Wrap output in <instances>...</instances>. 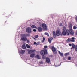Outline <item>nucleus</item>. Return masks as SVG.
Returning a JSON list of instances; mask_svg holds the SVG:
<instances>
[{
    "mask_svg": "<svg viewBox=\"0 0 77 77\" xmlns=\"http://www.w3.org/2000/svg\"><path fill=\"white\" fill-rule=\"evenodd\" d=\"M43 40L44 41H45V38L44 37H43Z\"/></svg>",
    "mask_w": 77,
    "mask_h": 77,
    "instance_id": "ea45409f",
    "label": "nucleus"
},
{
    "mask_svg": "<svg viewBox=\"0 0 77 77\" xmlns=\"http://www.w3.org/2000/svg\"><path fill=\"white\" fill-rule=\"evenodd\" d=\"M69 53H66L65 54V56H68V55H69Z\"/></svg>",
    "mask_w": 77,
    "mask_h": 77,
    "instance_id": "bb28decb",
    "label": "nucleus"
},
{
    "mask_svg": "<svg viewBox=\"0 0 77 77\" xmlns=\"http://www.w3.org/2000/svg\"><path fill=\"white\" fill-rule=\"evenodd\" d=\"M35 56V53H32L30 54V57L32 58H33Z\"/></svg>",
    "mask_w": 77,
    "mask_h": 77,
    "instance_id": "f8f14e48",
    "label": "nucleus"
},
{
    "mask_svg": "<svg viewBox=\"0 0 77 77\" xmlns=\"http://www.w3.org/2000/svg\"><path fill=\"white\" fill-rule=\"evenodd\" d=\"M42 26L44 30H47V25L45 23H43L42 24Z\"/></svg>",
    "mask_w": 77,
    "mask_h": 77,
    "instance_id": "39448f33",
    "label": "nucleus"
},
{
    "mask_svg": "<svg viewBox=\"0 0 77 77\" xmlns=\"http://www.w3.org/2000/svg\"><path fill=\"white\" fill-rule=\"evenodd\" d=\"M31 27L32 29H37V28H36V26L35 25H32L31 26Z\"/></svg>",
    "mask_w": 77,
    "mask_h": 77,
    "instance_id": "a211bd4d",
    "label": "nucleus"
},
{
    "mask_svg": "<svg viewBox=\"0 0 77 77\" xmlns=\"http://www.w3.org/2000/svg\"><path fill=\"white\" fill-rule=\"evenodd\" d=\"M71 39L72 40H70V41H71V42H74V39H75V38H74V37H72L71 38Z\"/></svg>",
    "mask_w": 77,
    "mask_h": 77,
    "instance_id": "412c9836",
    "label": "nucleus"
},
{
    "mask_svg": "<svg viewBox=\"0 0 77 77\" xmlns=\"http://www.w3.org/2000/svg\"><path fill=\"white\" fill-rule=\"evenodd\" d=\"M39 42H38L36 43V45L37 46V45H39Z\"/></svg>",
    "mask_w": 77,
    "mask_h": 77,
    "instance_id": "e433bc0d",
    "label": "nucleus"
},
{
    "mask_svg": "<svg viewBox=\"0 0 77 77\" xmlns=\"http://www.w3.org/2000/svg\"><path fill=\"white\" fill-rule=\"evenodd\" d=\"M66 34V31H63L62 33L61 32V36H62V35L63 36H65Z\"/></svg>",
    "mask_w": 77,
    "mask_h": 77,
    "instance_id": "9d476101",
    "label": "nucleus"
},
{
    "mask_svg": "<svg viewBox=\"0 0 77 77\" xmlns=\"http://www.w3.org/2000/svg\"><path fill=\"white\" fill-rule=\"evenodd\" d=\"M44 42V40H43L42 41V42Z\"/></svg>",
    "mask_w": 77,
    "mask_h": 77,
    "instance_id": "49530a36",
    "label": "nucleus"
},
{
    "mask_svg": "<svg viewBox=\"0 0 77 77\" xmlns=\"http://www.w3.org/2000/svg\"><path fill=\"white\" fill-rule=\"evenodd\" d=\"M34 37H35V38H38V35H35V36H34Z\"/></svg>",
    "mask_w": 77,
    "mask_h": 77,
    "instance_id": "473e14b6",
    "label": "nucleus"
},
{
    "mask_svg": "<svg viewBox=\"0 0 77 77\" xmlns=\"http://www.w3.org/2000/svg\"><path fill=\"white\" fill-rule=\"evenodd\" d=\"M0 62L1 63H3V61H2V60L0 61Z\"/></svg>",
    "mask_w": 77,
    "mask_h": 77,
    "instance_id": "c03bdc74",
    "label": "nucleus"
},
{
    "mask_svg": "<svg viewBox=\"0 0 77 77\" xmlns=\"http://www.w3.org/2000/svg\"><path fill=\"white\" fill-rule=\"evenodd\" d=\"M59 26L60 27H62V23H60Z\"/></svg>",
    "mask_w": 77,
    "mask_h": 77,
    "instance_id": "c9c22d12",
    "label": "nucleus"
},
{
    "mask_svg": "<svg viewBox=\"0 0 77 77\" xmlns=\"http://www.w3.org/2000/svg\"><path fill=\"white\" fill-rule=\"evenodd\" d=\"M51 49L54 54H57V51H56V48H55L54 46H52V47Z\"/></svg>",
    "mask_w": 77,
    "mask_h": 77,
    "instance_id": "7ed1b4c3",
    "label": "nucleus"
},
{
    "mask_svg": "<svg viewBox=\"0 0 77 77\" xmlns=\"http://www.w3.org/2000/svg\"><path fill=\"white\" fill-rule=\"evenodd\" d=\"M66 26H68V25H66Z\"/></svg>",
    "mask_w": 77,
    "mask_h": 77,
    "instance_id": "09e8293b",
    "label": "nucleus"
},
{
    "mask_svg": "<svg viewBox=\"0 0 77 77\" xmlns=\"http://www.w3.org/2000/svg\"><path fill=\"white\" fill-rule=\"evenodd\" d=\"M46 58V57L45 56H42V59H44Z\"/></svg>",
    "mask_w": 77,
    "mask_h": 77,
    "instance_id": "7c9ffc66",
    "label": "nucleus"
},
{
    "mask_svg": "<svg viewBox=\"0 0 77 77\" xmlns=\"http://www.w3.org/2000/svg\"><path fill=\"white\" fill-rule=\"evenodd\" d=\"M21 40L23 41H26L27 40V36H26V34H22Z\"/></svg>",
    "mask_w": 77,
    "mask_h": 77,
    "instance_id": "f257e3e1",
    "label": "nucleus"
},
{
    "mask_svg": "<svg viewBox=\"0 0 77 77\" xmlns=\"http://www.w3.org/2000/svg\"><path fill=\"white\" fill-rule=\"evenodd\" d=\"M44 48H47V46H44Z\"/></svg>",
    "mask_w": 77,
    "mask_h": 77,
    "instance_id": "4c0bfd02",
    "label": "nucleus"
},
{
    "mask_svg": "<svg viewBox=\"0 0 77 77\" xmlns=\"http://www.w3.org/2000/svg\"><path fill=\"white\" fill-rule=\"evenodd\" d=\"M35 57L36 58H37V59H41V57L39 54H38L36 55Z\"/></svg>",
    "mask_w": 77,
    "mask_h": 77,
    "instance_id": "ddd939ff",
    "label": "nucleus"
},
{
    "mask_svg": "<svg viewBox=\"0 0 77 77\" xmlns=\"http://www.w3.org/2000/svg\"><path fill=\"white\" fill-rule=\"evenodd\" d=\"M68 60H71V57H68Z\"/></svg>",
    "mask_w": 77,
    "mask_h": 77,
    "instance_id": "2f4dec72",
    "label": "nucleus"
},
{
    "mask_svg": "<svg viewBox=\"0 0 77 77\" xmlns=\"http://www.w3.org/2000/svg\"><path fill=\"white\" fill-rule=\"evenodd\" d=\"M53 36L54 38H56V32L54 31H53Z\"/></svg>",
    "mask_w": 77,
    "mask_h": 77,
    "instance_id": "6e6552de",
    "label": "nucleus"
},
{
    "mask_svg": "<svg viewBox=\"0 0 77 77\" xmlns=\"http://www.w3.org/2000/svg\"><path fill=\"white\" fill-rule=\"evenodd\" d=\"M76 51H77V45H76L75 47Z\"/></svg>",
    "mask_w": 77,
    "mask_h": 77,
    "instance_id": "f704fd0d",
    "label": "nucleus"
},
{
    "mask_svg": "<svg viewBox=\"0 0 77 77\" xmlns=\"http://www.w3.org/2000/svg\"><path fill=\"white\" fill-rule=\"evenodd\" d=\"M27 41V43H30V40L29 39H27V40H26Z\"/></svg>",
    "mask_w": 77,
    "mask_h": 77,
    "instance_id": "72a5a7b5",
    "label": "nucleus"
},
{
    "mask_svg": "<svg viewBox=\"0 0 77 77\" xmlns=\"http://www.w3.org/2000/svg\"><path fill=\"white\" fill-rule=\"evenodd\" d=\"M53 39V38L52 37H50L48 39V41L49 43H51V41H52Z\"/></svg>",
    "mask_w": 77,
    "mask_h": 77,
    "instance_id": "0eeeda50",
    "label": "nucleus"
},
{
    "mask_svg": "<svg viewBox=\"0 0 77 77\" xmlns=\"http://www.w3.org/2000/svg\"><path fill=\"white\" fill-rule=\"evenodd\" d=\"M71 50H72V48H71Z\"/></svg>",
    "mask_w": 77,
    "mask_h": 77,
    "instance_id": "de8ad7c7",
    "label": "nucleus"
},
{
    "mask_svg": "<svg viewBox=\"0 0 77 77\" xmlns=\"http://www.w3.org/2000/svg\"><path fill=\"white\" fill-rule=\"evenodd\" d=\"M38 30L39 32H41L42 30V29L41 27H38Z\"/></svg>",
    "mask_w": 77,
    "mask_h": 77,
    "instance_id": "4468645a",
    "label": "nucleus"
},
{
    "mask_svg": "<svg viewBox=\"0 0 77 77\" xmlns=\"http://www.w3.org/2000/svg\"><path fill=\"white\" fill-rule=\"evenodd\" d=\"M30 36V35L29 34H25V36Z\"/></svg>",
    "mask_w": 77,
    "mask_h": 77,
    "instance_id": "c85d7f7f",
    "label": "nucleus"
},
{
    "mask_svg": "<svg viewBox=\"0 0 77 77\" xmlns=\"http://www.w3.org/2000/svg\"><path fill=\"white\" fill-rule=\"evenodd\" d=\"M25 50H22L20 52V53L21 54H23L25 52Z\"/></svg>",
    "mask_w": 77,
    "mask_h": 77,
    "instance_id": "6ab92c4d",
    "label": "nucleus"
},
{
    "mask_svg": "<svg viewBox=\"0 0 77 77\" xmlns=\"http://www.w3.org/2000/svg\"><path fill=\"white\" fill-rule=\"evenodd\" d=\"M40 54L41 56H44L45 54H47V49H45V50H41L40 52Z\"/></svg>",
    "mask_w": 77,
    "mask_h": 77,
    "instance_id": "f03ea898",
    "label": "nucleus"
},
{
    "mask_svg": "<svg viewBox=\"0 0 77 77\" xmlns=\"http://www.w3.org/2000/svg\"><path fill=\"white\" fill-rule=\"evenodd\" d=\"M76 21L77 22V16L75 17Z\"/></svg>",
    "mask_w": 77,
    "mask_h": 77,
    "instance_id": "a19ab883",
    "label": "nucleus"
},
{
    "mask_svg": "<svg viewBox=\"0 0 77 77\" xmlns=\"http://www.w3.org/2000/svg\"><path fill=\"white\" fill-rule=\"evenodd\" d=\"M59 53L60 56H63V53L60 52L59 51Z\"/></svg>",
    "mask_w": 77,
    "mask_h": 77,
    "instance_id": "4be33fe9",
    "label": "nucleus"
},
{
    "mask_svg": "<svg viewBox=\"0 0 77 77\" xmlns=\"http://www.w3.org/2000/svg\"><path fill=\"white\" fill-rule=\"evenodd\" d=\"M66 29L65 27L64 26L63 27V31H66Z\"/></svg>",
    "mask_w": 77,
    "mask_h": 77,
    "instance_id": "b1692460",
    "label": "nucleus"
},
{
    "mask_svg": "<svg viewBox=\"0 0 77 77\" xmlns=\"http://www.w3.org/2000/svg\"><path fill=\"white\" fill-rule=\"evenodd\" d=\"M31 30L32 29H31V28L30 27L27 28L26 30V32L28 33H31Z\"/></svg>",
    "mask_w": 77,
    "mask_h": 77,
    "instance_id": "423d86ee",
    "label": "nucleus"
},
{
    "mask_svg": "<svg viewBox=\"0 0 77 77\" xmlns=\"http://www.w3.org/2000/svg\"><path fill=\"white\" fill-rule=\"evenodd\" d=\"M56 35L57 36H59V35H62V32L60 31L57 30L56 31Z\"/></svg>",
    "mask_w": 77,
    "mask_h": 77,
    "instance_id": "20e7f679",
    "label": "nucleus"
},
{
    "mask_svg": "<svg viewBox=\"0 0 77 77\" xmlns=\"http://www.w3.org/2000/svg\"><path fill=\"white\" fill-rule=\"evenodd\" d=\"M73 29L74 30H76V29H77V27L76 26H74L73 27Z\"/></svg>",
    "mask_w": 77,
    "mask_h": 77,
    "instance_id": "cd10ccee",
    "label": "nucleus"
},
{
    "mask_svg": "<svg viewBox=\"0 0 77 77\" xmlns=\"http://www.w3.org/2000/svg\"><path fill=\"white\" fill-rule=\"evenodd\" d=\"M44 34L45 35H46L47 36H49V34L47 32H45Z\"/></svg>",
    "mask_w": 77,
    "mask_h": 77,
    "instance_id": "a878e982",
    "label": "nucleus"
},
{
    "mask_svg": "<svg viewBox=\"0 0 77 77\" xmlns=\"http://www.w3.org/2000/svg\"><path fill=\"white\" fill-rule=\"evenodd\" d=\"M36 42H34V44H35H35H36Z\"/></svg>",
    "mask_w": 77,
    "mask_h": 77,
    "instance_id": "37998d69",
    "label": "nucleus"
},
{
    "mask_svg": "<svg viewBox=\"0 0 77 77\" xmlns=\"http://www.w3.org/2000/svg\"><path fill=\"white\" fill-rule=\"evenodd\" d=\"M69 38H68V39L66 40V41H69Z\"/></svg>",
    "mask_w": 77,
    "mask_h": 77,
    "instance_id": "a18cd8bd",
    "label": "nucleus"
},
{
    "mask_svg": "<svg viewBox=\"0 0 77 77\" xmlns=\"http://www.w3.org/2000/svg\"><path fill=\"white\" fill-rule=\"evenodd\" d=\"M72 48L73 49H75V45H74V44L73 43H72Z\"/></svg>",
    "mask_w": 77,
    "mask_h": 77,
    "instance_id": "5701e85b",
    "label": "nucleus"
},
{
    "mask_svg": "<svg viewBox=\"0 0 77 77\" xmlns=\"http://www.w3.org/2000/svg\"><path fill=\"white\" fill-rule=\"evenodd\" d=\"M69 46H70V47L72 46V44H71L69 43Z\"/></svg>",
    "mask_w": 77,
    "mask_h": 77,
    "instance_id": "58836bf2",
    "label": "nucleus"
},
{
    "mask_svg": "<svg viewBox=\"0 0 77 77\" xmlns=\"http://www.w3.org/2000/svg\"><path fill=\"white\" fill-rule=\"evenodd\" d=\"M33 32H36V30L35 29H34L33 30Z\"/></svg>",
    "mask_w": 77,
    "mask_h": 77,
    "instance_id": "79ce46f5",
    "label": "nucleus"
},
{
    "mask_svg": "<svg viewBox=\"0 0 77 77\" xmlns=\"http://www.w3.org/2000/svg\"><path fill=\"white\" fill-rule=\"evenodd\" d=\"M28 54H31V53H32V50H29L28 51Z\"/></svg>",
    "mask_w": 77,
    "mask_h": 77,
    "instance_id": "aec40b11",
    "label": "nucleus"
},
{
    "mask_svg": "<svg viewBox=\"0 0 77 77\" xmlns=\"http://www.w3.org/2000/svg\"><path fill=\"white\" fill-rule=\"evenodd\" d=\"M72 25L71 24H70L69 26V30H72Z\"/></svg>",
    "mask_w": 77,
    "mask_h": 77,
    "instance_id": "9b49d317",
    "label": "nucleus"
},
{
    "mask_svg": "<svg viewBox=\"0 0 77 77\" xmlns=\"http://www.w3.org/2000/svg\"><path fill=\"white\" fill-rule=\"evenodd\" d=\"M46 61L47 63H50V59L48 57H47L46 58Z\"/></svg>",
    "mask_w": 77,
    "mask_h": 77,
    "instance_id": "1a4fd4ad",
    "label": "nucleus"
},
{
    "mask_svg": "<svg viewBox=\"0 0 77 77\" xmlns=\"http://www.w3.org/2000/svg\"><path fill=\"white\" fill-rule=\"evenodd\" d=\"M26 47L27 48H30V45H29L28 44H27L26 45Z\"/></svg>",
    "mask_w": 77,
    "mask_h": 77,
    "instance_id": "393cba45",
    "label": "nucleus"
},
{
    "mask_svg": "<svg viewBox=\"0 0 77 77\" xmlns=\"http://www.w3.org/2000/svg\"><path fill=\"white\" fill-rule=\"evenodd\" d=\"M66 33L67 35H69V34H70V31L68 29H67L66 30Z\"/></svg>",
    "mask_w": 77,
    "mask_h": 77,
    "instance_id": "dca6fc26",
    "label": "nucleus"
},
{
    "mask_svg": "<svg viewBox=\"0 0 77 77\" xmlns=\"http://www.w3.org/2000/svg\"><path fill=\"white\" fill-rule=\"evenodd\" d=\"M22 48L23 49H26V47L25 44H23L22 46Z\"/></svg>",
    "mask_w": 77,
    "mask_h": 77,
    "instance_id": "2eb2a0df",
    "label": "nucleus"
},
{
    "mask_svg": "<svg viewBox=\"0 0 77 77\" xmlns=\"http://www.w3.org/2000/svg\"><path fill=\"white\" fill-rule=\"evenodd\" d=\"M70 35H74V32H73L72 30H70Z\"/></svg>",
    "mask_w": 77,
    "mask_h": 77,
    "instance_id": "f3484780",
    "label": "nucleus"
},
{
    "mask_svg": "<svg viewBox=\"0 0 77 77\" xmlns=\"http://www.w3.org/2000/svg\"><path fill=\"white\" fill-rule=\"evenodd\" d=\"M35 52H36V50L35 49H34L33 50H32V53H35Z\"/></svg>",
    "mask_w": 77,
    "mask_h": 77,
    "instance_id": "c756f323",
    "label": "nucleus"
}]
</instances>
